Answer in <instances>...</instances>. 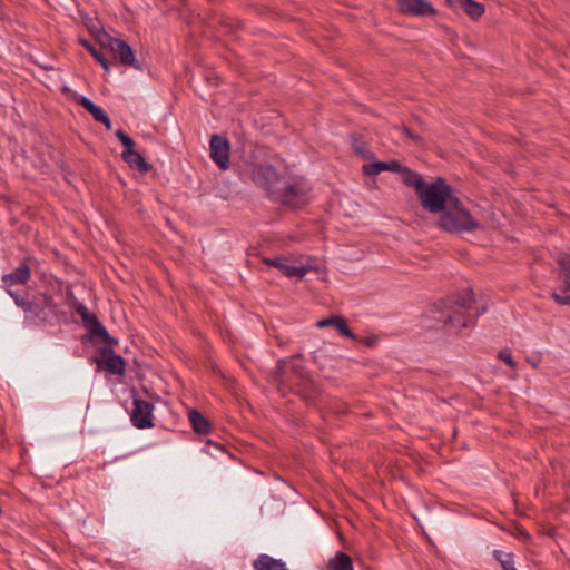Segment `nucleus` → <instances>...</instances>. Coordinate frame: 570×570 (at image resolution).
<instances>
[{
	"instance_id": "nucleus-33",
	"label": "nucleus",
	"mask_w": 570,
	"mask_h": 570,
	"mask_svg": "<svg viewBox=\"0 0 570 570\" xmlns=\"http://www.w3.org/2000/svg\"><path fill=\"white\" fill-rule=\"evenodd\" d=\"M498 357L512 370L517 368V362L513 360L512 353L509 348L501 350Z\"/></svg>"
},
{
	"instance_id": "nucleus-41",
	"label": "nucleus",
	"mask_w": 570,
	"mask_h": 570,
	"mask_svg": "<svg viewBox=\"0 0 570 570\" xmlns=\"http://www.w3.org/2000/svg\"><path fill=\"white\" fill-rule=\"evenodd\" d=\"M412 126L419 128L422 131L426 130L425 122L419 116H413V118H412Z\"/></svg>"
},
{
	"instance_id": "nucleus-30",
	"label": "nucleus",
	"mask_w": 570,
	"mask_h": 570,
	"mask_svg": "<svg viewBox=\"0 0 570 570\" xmlns=\"http://www.w3.org/2000/svg\"><path fill=\"white\" fill-rule=\"evenodd\" d=\"M317 327H333L336 331H338L342 335L353 340L357 341V336L353 333V331L350 328L348 323H316Z\"/></svg>"
},
{
	"instance_id": "nucleus-32",
	"label": "nucleus",
	"mask_w": 570,
	"mask_h": 570,
	"mask_svg": "<svg viewBox=\"0 0 570 570\" xmlns=\"http://www.w3.org/2000/svg\"><path fill=\"white\" fill-rule=\"evenodd\" d=\"M120 38H115L110 36L105 29L96 35L95 40L100 45L101 48H108L111 51V48L115 47V41H118Z\"/></svg>"
},
{
	"instance_id": "nucleus-27",
	"label": "nucleus",
	"mask_w": 570,
	"mask_h": 570,
	"mask_svg": "<svg viewBox=\"0 0 570 570\" xmlns=\"http://www.w3.org/2000/svg\"><path fill=\"white\" fill-rule=\"evenodd\" d=\"M352 148L356 155L361 156L364 159L375 158V154L368 150L367 144L355 135L352 136Z\"/></svg>"
},
{
	"instance_id": "nucleus-24",
	"label": "nucleus",
	"mask_w": 570,
	"mask_h": 570,
	"mask_svg": "<svg viewBox=\"0 0 570 570\" xmlns=\"http://www.w3.org/2000/svg\"><path fill=\"white\" fill-rule=\"evenodd\" d=\"M122 160L127 163L130 168H135L141 174H147L153 169V165L146 161L142 155L136 150L125 156Z\"/></svg>"
},
{
	"instance_id": "nucleus-5",
	"label": "nucleus",
	"mask_w": 570,
	"mask_h": 570,
	"mask_svg": "<svg viewBox=\"0 0 570 570\" xmlns=\"http://www.w3.org/2000/svg\"><path fill=\"white\" fill-rule=\"evenodd\" d=\"M423 209L431 214H439L456 197L453 187L443 177H438L425 185L417 193Z\"/></svg>"
},
{
	"instance_id": "nucleus-44",
	"label": "nucleus",
	"mask_w": 570,
	"mask_h": 570,
	"mask_svg": "<svg viewBox=\"0 0 570 570\" xmlns=\"http://www.w3.org/2000/svg\"><path fill=\"white\" fill-rule=\"evenodd\" d=\"M61 92H62V94H71L73 98H75V94H76V92H73V91H72L68 86H63V87L61 88Z\"/></svg>"
},
{
	"instance_id": "nucleus-28",
	"label": "nucleus",
	"mask_w": 570,
	"mask_h": 570,
	"mask_svg": "<svg viewBox=\"0 0 570 570\" xmlns=\"http://www.w3.org/2000/svg\"><path fill=\"white\" fill-rule=\"evenodd\" d=\"M394 129L400 130L415 146L422 147L424 145V139L413 130L412 126L402 122L401 125H395Z\"/></svg>"
},
{
	"instance_id": "nucleus-42",
	"label": "nucleus",
	"mask_w": 570,
	"mask_h": 570,
	"mask_svg": "<svg viewBox=\"0 0 570 570\" xmlns=\"http://www.w3.org/2000/svg\"><path fill=\"white\" fill-rule=\"evenodd\" d=\"M379 341V337L376 335H368L366 336L365 338V344L368 346V347H373L376 345Z\"/></svg>"
},
{
	"instance_id": "nucleus-11",
	"label": "nucleus",
	"mask_w": 570,
	"mask_h": 570,
	"mask_svg": "<svg viewBox=\"0 0 570 570\" xmlns=\"http://www.w3.org/2000/svg\"><path fill=\"white\" fill-rule=\"evenodd\" d=\"M101 358H95L98 370H105L114 375L122 376L126 371V361L121 355L115 354L111 346L99 348Z\"/></svg>"
},
{
	"instance_id": "nucleus-7",
	"label": "nucleus",
	"mask_w": 570,
	"mask_h": 570,
	"mask_svg": "<svg viewBox=\"0 0 570 570\" xmlns=\"http://www.w3.org/2000/svg\"><path fill=\"white\" fill-rule=\"evenodd\" d=\"M252 180L257 187L266 190L267 196L272 199L277 189V184L281 181V175L274 166L258 164L253 166Z\"/></svg>"
},
{
	"instance_id": "nucleus-4",
	"label": "nucleus",
	"mask_w": 570,
	"mask_h": 570,
	"mask_svg": "<svg viewBox=\"0 0 570 570\" xmlns=\"http://www.w3.org/2000/svg\"><path fill=\"white\" fill-rule=\"evenodd\" d=\"M8 295L13 299L18 307L32 317H41L46 309H48L52 316L58 318L66 315V313L60 311L59 306L53 302L52 295L48 293H31L29 291L20 293L8 289Z\"/></svg>"
},
{
	"instance_id": "nucleus-1",
	"label": "nucleus",
	"mask_w": 570,
	"mask_h": 570,
	"mask_svg": "<svg viewBox=\"0 0 570 570\" xmlns=\"http://www.w3.org/2000/svg\"><path fill=\"white\" fill-rule=\"evenodd\" d=\"M488 305L487 296H476L472 288H466L463 293H454L429 304L422 317L449 322L474 321L488 309Z\"/></svg>"
},
{
	"instance_id": "nucleus-9",
	"label": "nucleus",
	"mask_w": 570,
	"mask_h": 570,
	"mask_svg": "<svg viewBox=\"0 0 570 570\" xmlns=\"http://www.w3.org/2000/svg\"><path fill=\"white\" fill-rule=\"evenodd\" d=\"M210 158L222 170H226L230 166V142L218 134L210 136L209 140Z\"/></svg>"
},
{
	"instance_id": "nucleus-15",
	"label": "nucleus",
	"mask_w": 570,
	"mask_h": 570,
	"mask_svg": "<svg viewBox=\"0 0 570 570\" xmlns=\"http://www.w3.org/2000/svg\"><path fill=\"white\" fill-rule=\"evenodd\" d=\"M75 102L81 106L86 111H88L97 122L102 124L107 130L111 129L112 124L110 117L100 106L96 105L91 99H89L86 96L75 94Z\"/></svg>"
},
{
	"instance_id": "nucleus-19",
	"label": "nucleus",
	"mask_w": 570,
	"mask_h": 570,
	"mask_svg": "<svg viewBox=\"0 0 570 570\" xmlns=\"http://www.w3.org/2000/svg\"><path fill=\"white\" fill-rule=\"evenodd\" d=\"M400 169H402V164L399 160H376L373 163L364 164L362 167V171L366 176H376L385 170L397 173Z\"/></svg>"
},
{
	"instance_id": "nucleus-29",
	"label": "nucleus",
	"mask_w": 570,
	"mask_h": 570,
	"mask_svg": "<svg viewBox=\"0 0 570 570\" xmlns=\"http://www.w3.org/2000/svg\"><path fill=\"white\" fill-rule=\"evenodd\" d=\"M116 137L120 141V144L124 146V151L121 153V158L129 155L131 151L135 150L136 142L135 140L124 130L118 129L116 131Z\"/></svg>"
},
{
	"instance_id": "nucleus-8",
	"label": "nucleus",
	"mask_w": 570,
	"mask_h": 570,
	"mask_svg": "<svg viewBox=\"0 0 570 570\" xmlns=\"http://www.w3.org/2000/svg\"><path fill=\"white\" fill-rule=\"evenodd\" d=\"M39 265L33 256H24L13 272L2 275L1 281L6 289L16 284L26 285L31 279L32 268Z\"/></svg>"
},
{
	"instance_id": "nucleus-26",
	"label": "nucleus",
	"mask_w": 570,
	"mask_h": 570,
	"mask_svg": "<svg viewBox=\"0 0 570 570\" xmlns=\"http://www.w3.org/2000/svg\"><path fill=\"white\" fill-rule=\"evenodd\" d=\"M494 559L501 564L503 570H518L515 568L514 554L502 550H493Z\"/></svg>"
},
{
	"instance_id": "nucleus-14",
	"label": "nucleus",
	"mask_w": 570,
	"mask_h": 570,
	"mask_svg": "<svg viewBox=\"0 0 570 570\" xmlns=\"http://www.w3.org/2000/svg\"><path fill=\"white\" fill-rule=\"evenodd\" d=\"M400 13L409 17H434L438 10L428 0H397Z\"/></svg>"
},
{
	"instance_id": "nucleus-38",
	"label": "nucleus",
	"mask_w": 570,
	"mask_h": 570,
	"mask_svg": "<svg viewBox=\"0 0 570 570\" xmlns=\"http://www.w3.org/2000/svg\"><path fill=\"white\" fill-rule=\"evenodd\" d=\"M95 60L102 67L106 72L111 70L112 63L100 52Z\"/></svg>"
},
{
	"instance_id": "nucleus-21",
	"label": "nucleus",
	"mask_w": 570,
	"mask_h": 570,
	"mask_svg": "<svg viewBox=\"0 0 570 570\" xmlns=\"http://www.w3.org/2000/svg\"><path fill=\"white\" fill-rule=\"evenodd\" d=\"M255 570H288L286 563L281 559H275L267 553H261L253 561Z\"/></svg>"
},
{
	"instance_id": "nucleus-23",
	"label": "nucleus",
	"mask_w": 570,
	"mask_h": 570,
	"mask_svg": "<svg viewBox=\"0 0 570 570\" xmlns=\"http://www.w3.org/2000/svg\"><path fill=\"white\" fill-rule=\"evenodd\" d=\"M328 570H354L352 558L343 552L337 551L334 557L330 558L327 561Z\"/></svg>"
},
{
	"instance_id": "nucleus-34",
	"label": "nucleus",
	"mask_w": 570,
	"mask_h": 570,
	"mask_svg": "<svg viewBox=\"0 0 570 570\" xmlns=\"http://www.w3.org/2000/svg\"><path fill=\"white\" fill-rule=\"evenodd\" d=\"M78 43L81 47H83L91 55V57L94 59L101 52L89 40H87L82 37L78 38Z\"/></svg>"
},
{
	"instance_id": "nucleus-2",
	"label": "nucleus",
	"mask_w": 570,
	"mask_h": 570,
	"mask_svg": "<svg viewBox=\"0 0 570 570\" xmlns=\"http://www.w3.org/2000/svg\"><path fill=\"white\" fill-rule=\"evenodd\" d=\"M273 379L281 387L293 390L306 401H312L317 394L315 381L302 364V354L278 360Z\"/></svg>"
},
{
	"instance_id": "nucleus-40",
	"label": "nucleus",
	"mask_w": 570,
	"mask_h": 570,
	"mask_svg": "<svg viewBox=\"0 0 570 570\" xmlns=\"http://www.w3.org/2000/svg\"><path fill=\"white\" fill-rule=\"evenodd\" d=\"M318 321H348L345 316L338 313H330L326 316L321 317Z\"/></svg>"
},
{
	"instance_id": "nucleus-22",
	"label": "nucleus",
	"mask_w": 570,
	"mask_h": 570,
	"mask_svg": "<svg viewBox=\"0 0 570 570\" xmlns=\"http://www.w3.org/2000/svg\"><path fill=\"white\" fill-rule=\"evenodd\" d=\"M397 173L401 174L403 184L409 187H413L416 194L421 190V188L426 183L423 179L422 175H420L419 173L412 170L411 168H409L406 166L402 165V169H400Z\"/></svg>"
},
{
	"instance_id": "nucleus-3",
	"label": "nucleus",
	"mask_w": 570,
	"mask_h": 570,
	"mask_svg": "<svg viewBox=\"0 0 570 570\" xmlns=\"http://www.w3.org/2000/svg\"><path fill=\"white\" fill-rule=\"evenodd\" d=\"M439 215L438 227L450 234L471 233L480 228V223L473 218L458 197Z\"/></svg>"
},
{
	"instance_id": "nucleus-43",
	"label": "nucleus",
	"mask_w": 570,
	"mask_h": 570,
	"mask_svg": "<svg viewBox=\"0 0 570 570\" xmlns=\"http://www.w3.org/2000/svg\"><path fill=\"white\" fill-rule=\"evenodd\" d=\"M528 362L533 366V367H538L539 364H540V356H535V357H532V358H528Z\"/></svg>"
},
{
	"instance_id": "nucleus-16",
	"label": "nucleus",
	"mask_w": 570,
	"mask_h": 570,
	"mask_svg": "<svg viewBox=\"0 0 570 570\" xmlns=\"http://www.w3.org/2000/svg\"><path fill=\"white\" fill-rule=\"evenodd\" d=\"M454 10H462L471 20L478 21L485 12V6L474 0H445Z\"/></svg>"
},
{
	"instance_id": "nucleus-39",
	"label": "nucleus",
	"mask_w": 570,
	"mask_h": 570,
	"mask_svg": "<svg viewBox=\"0 0 570 570\" xmlns=\"http://www.w3.org/2000/svg\"><path fill=\"white\" fill-rule=\"evenodd\" d=\"M220 24H222L223 27H226L229 31H234V30H236V29H240V28H243V24H242V22H240V21H237V22H236V24L234 26V24L232 23V21H230L228 18H226V19H222V20H220Z\"/></svg>"
},
{
	"instance_id": "nucleus-37",
	"label": "nucleus",
	"mask_w": 570,
	"mask_h": 570,
	"mask_svg": "<svg viewBox=\"0 0 570 570\" xmlns=\"http://www.w3.org/2000/svg\"><path fill=\"white\" fill-rule=\"evenodd\" d=\"M95 60L102 67L106 72L111 70L112 63L100 52Z\"/></svg>"
},
{
	"instance_id": "nucleus-31",
	"label": "nucleus",
	"mask_w": 570,
	"mask_h": 570,
	"mask_svg": "<svg viewBox=\"0 0 570 570\" xmlns=\"http://www.w3.org/2000/svg\"><path fill=\"white\" fill-rule=\"evenodd\" d=\"M82 23L89 33L95 38L101 29H104L101 22L96 17H89L88 14H81Z\"/></svg>"
},
{
	"instance_id": "nucleus-12",
	"label": "nucleus",
	"mask_w": 570,
	"mask_h": 570,
	"mask_svg": "<svg viewBox=\"0 0 570 570\" xmlns=\"http://www.w3.org/2000/svg\"><path fill=\"white\" fill-rule=\"evenodd\" d=\"M154 404L142 399H134L130 421L139 430L154 426L153 423Z\"/></svg>"
},
{
	"instance_id": "nucleus-17",
	"label": "nucleus",
	"mask_w": 570,
	"mask_h": 570,
	"mask_svg": "<svg viewBox=\"0 0 570 570\" xmlns=\"http://www.w3.org/2000/svg\"><path fill=\"white\" fill-rule=\"evenodd\" d=\"M264 263L267 266L277 268L284 276L289 278H303L308 271L305 266L289 265L285 257L264 258Z\"/></svg>"
},
{
	"instance_id": "nucleus-20",
	"label": "nucleus",
	"mask_w": 570,
	"mask_h": 570,
	"mask_svg": "<svg viewBox=\"0 0 570 570\" xmlns=\"http://www.w3.org/2000/svg\"><path fill=\"white\" fill-rule=\"evenodd\" d=\"M89 327V340L92 344L106 343V346H114L118 341L114 338L102 323H87Z\"/></svg>"
},
{
	"instance_id": "nucleus-36",
	"label": "nucleus",
	"mask_w": 570,
	"mask_h": 570,
	"mask_svg": "<svg viewBox=\"0 0 570 570\" xmlns=\"http://www.w3.org/2000/svg\"><path fill=\"white\" fill-rule=\"evenodd\" d=\"M95 60L102 67L106 72L111 70L112 63L100 52Z\"/></svg>"
},
{
	"instance_id": "nucleus-35",
	"label": "nucleus",
	"mask_w": 570,
	"mask_h": 570,
	"mask_svg": "<svg viewBox=\"0 0 570 570\" xmlns=\"http://www.w3.org/2000/svg\"><path fill=\"white\" fill-rule=\"evenodd\" d=\"M264 325L268 336H274L279 345L285 343V341H283L279 336L278 328L273 323H271L269 325L264 323Z\"/></svg>"
},
{
	"instance_id": "nucleus-18",
	"label": "nucleus",
	"mask_w": 570,
	"mask_h": 570,
	"mask_svg": "<svg viewBox=\"0 0 570 570\" xmlns=\"http://www.w3.org/2000/svg\"><path fill=\"white\" fill-rule=\"evenodd\" d=\"M66 304L71 313H76L81 317V321H99L95 313L90 312L83 303L77 299L71 288H67Z\"/></svg>"
},
{
	"instance_id": "nucleus-13",
	"label": "nucleus",
	"mask_w": 570,
	"mask_h": 570,
	"mask_svg": "<svg viewBox=\"0 0 570 570\" xmlns=\"http://www.w3.org/2000/svg\"><path fill=\"white\" fill-rule=\"evenodd\" d=\"M111 53L121 66L130 67L139 71H142L146 67L141 60L136 58V51L124 39L115 41Z\"/></svg>"
},
{
	"instance_id": "nucleus-10",
	"label": "nucleus",
	"mask_w": 570,
	"mask_h": 570,
	"mask_svg": "<svg viewBox=\"0 0 570 570\" xmlns=\"http://www.w3.org/2000/svg\"><path fill=\"white\" fill-rule=\"evenodd\" d=\"M557 264L563 284L553 291L552 297L560 305H570V254L560 256Z\"/></svg>"
},
{
	"instance_id": "nucleus-25",
	"label": "nucleus",
	"mask_w": 570,
	"mask_h": 570,
	"mask_svg": "<svg viewBox=\"0 0 570 570\" xmlns=\"http://www.w3.org/2000/svg\"><path fill=\"white\" fill-rule=\"evenodd\" d=\"M189 422L197 434H207L210 430L208 420L197 410L193 409L188 414Z\"/></svg>"
},
{
	"instance_id": "nucleus-6",
	"label": "nucleus",
	"mask_w": 570,
	"mask_h": 570,
	"mask_svg": "<svg viewBox=\"0 0 570 570\" xmlns=\"http://www.w3.org/2000/svg\"><path fill=\"white\" fill-rule=\"evenodd\" d=\"M309 187L302 180L286 184L276 189L273 200L285 207L299 209L309 202Z\"/></svg>"
}]
</instances>
